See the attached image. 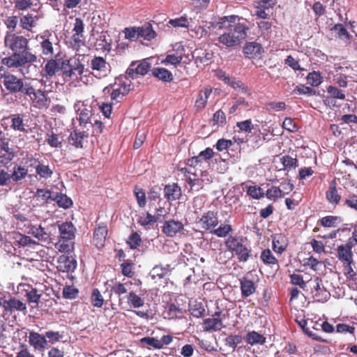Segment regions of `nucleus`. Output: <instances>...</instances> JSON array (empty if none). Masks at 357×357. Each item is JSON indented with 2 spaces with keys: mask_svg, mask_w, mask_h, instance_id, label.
I'll list each match as a JSON object with an SVG mask.
<instances>
[{
  "mask_svg": "<svg viewBox=\"0 0 357 357\" xmlns=\"http://www.w3.org/2000/svg\"><path fill=\"white\" fill-rule=\"evenodd\" d=\"M215 27L220 30L218 42L227 47L240 45L247 38L250 29L248 20L236 15L220 17Z\"/></svg>",
  "mask_w": 357,
  "mask_h": 357,
  "instance_id": "obj_1",
  "label": "nucleus"
},
{
  "mask_svg": "<svg viewBox=\"0 0 357 357\" xmlns=\"http://www.w3.org/2000/svg\"><path fill=\"white\" fill-rule=\"evenodd\" d=\"M59 240L56 248L62 252H68L74 248V238L76 229L70 222H65L58 225Z\"/></svg>",
  "mask_w": 357,
  "mask_h": 357,
  "instance_id": "obj_2",
  "label": "nucleus"
},
{
  "mask_svg": "<svg viewBox=\"0 0 357 357\" xmlns=\"http://www.w3.org/2000/svg\"><path fill=\"white\" fill-rule=\"evenodd\" d=\"M37 56L30 52L24 53L13 52L10 56L2 59L1 63L8 68H20L21 66L29 61H37Z\"/></svg>",
  "mask_w": 357,
  "mask_h": 357,
  "instance_id": "obj_3",
  "label": "nucleus"
},
{
  "mask_svg": "<svg viewBox=\"0 0 357 357\" xmlns=\"http://www.w3.org/2000/svg\"><path fill=\"white\" fill-rule=\"evenodd\" d=\"M227 249L235 252L241 261H247L250 256V252L245 245L243 244V238L237 236H230L225 241Z\"/></svg>",
  "mask_w": 357,
  "mask_h": 357,
  "instance_id": "obj_4",
  "label": "nucleus"
},
{
  "mask_svg": "<svg viewBox=\"0 0 357 357\" xmlns=\"http://www.w3.org/2000/svg\"><path fill=\"white\" fill-rule=\"evenodd\" d=\"M24 94L29 96L34 107L39 109L47 108L50 104L46 93L40 89H35L30 83H26Z\"/></svg>",
  "mask_w": 357,
  "mask_h": 357,
  "instance_id": "obj_5",
  "label": "nucleus"
},
{
  "mask_svg": "<svg viewBox=\"0 0 357 357\" xmlns=\"http://www.w3.org/2000/svg\"><path fill=\"white\" fill-rule=\"evenodd\" d=\"M28 40L22 36L8 32L4 38L5 46L13 52L24 53L28 47Z\"/></svg>",
  "mask_w": 357,
  "mask_h": 357,
  "instance_id": "obj_6",
  "label": "nucleus"
},
{
  "mask_svg": "<svg viewBox=\"0 0 357 357\" xmlns=\"http://www.w3.org/2000/svg\"><path fill=\"white\" fill-rule=\"evenodd\" d=\"M74 109L81 126L86 128L88 124H92L93 113L91 105L84 102L77 101L74 105Z\"/></svg>",
  "mask_w": 357,
  "mask_h": 357,
  "instance_id": "obj_7",
  "label": "nucleus"
},
{
  "mask_svg": "<svg viewBox=\"0 0 357 357\" xmlns=\"http://www.w3.org/2000/svg\"><path fill=\"white\" fill-rule=\"evenodd\" d=\"M3 83L6 90L10 93H22L24 94L26 84L24 83L22 79L17 77L16 75L7 73L6 76L4 77Z\"/></svg>",
  "mask_w": 357,
  "mask_h": 357,
  "instance_id": "obj_8",
  "label": "nucleus"
},
{
  "mask_svg": "<svg viewBox=\"0 0 357 357\" xmlns=\"http://www.w3.org/2000/svg\"><path fill=\"white\" fill-rule=\"evenodd\" d=\"M77 267V261L73 257L66 255H61L57 259L56 268L59 271L66 273L67 277L73 280L75 278L72 275V272L75 271Z\"/></svg>",
  "mask_w": 357,
  "mask_h": 357,
  "instance_id": "obj_9",
  "label": "nucleus"
},
{
  "mask_svg": "<svg viewBox=\"0 0 357 357\" xmlns=\"http://www.w3.org/2000/svg\"><path fill=\"white\" fill-rule=\"evenodd\" d=\"M26 116L22 114H11L8 119H10V128L17 132L27 133L29 130L28 119Z\"/></svg>",
  "mask_w": 357,
  "mask_h": 357,
  "instance_id": "obj_10",
  "label": "nucleus"
},
{
  "mask_svg": "<svg viewBox=\"0 0 357 357\" xmlns=\"http://www.w3.org/2000/svg\"><path fill=\"white\" fill-rule=\"evenodd\" d=\"M91 66L96 77H106L110 72V65L101 56H96L91 61Z\"/></svg>",
  "mask_w": 357,
  "mask_h": 357,
  "instance_id": "obj_11",
  "label": "nucleus"
},
{
  "mask_svg": "<svg viewBox=\"0 0 357 357\" xmlns=\"http://www.w3.org/2000/svg\"><path fill=\"white\" fill-rule=\"evenodd\" d=\"M40 38L43 40L40 42V47L42 54L47 57H52L56 56L54 43L56 40L54 36L48 31L44 32Z\"/></svg>",
  "mask_w": 357,
  "mask_h": 357,
  "instance_id": "obj_12",
  "label": "nucleus"
},
{
  "mask_svg": "<svg viewBox=\"0 0 357 357\" xmlns=\"http://www.w3.org/2000/svg\"><path fill=\"white\" fill-rule=\"evenodd\" d=\"M151 63L147 59L140 62L133 61L128 68L126 73L131 78H135V75H146L151 68Z\"/></svg>",
  "mask_w": 357,
  "mask_h": 357,
  "instance_id": "obj_13",
  "label": "nucleus"
},
{
  "mask_svg": "<svg viewBox=\"0 0 357 357\" xmlns=\"http://www.w3.org/2000/svg\"><path fill=\"white\" fill-rule=\"evenodd\" d=\"M29 344L36 351H44L48 346L47 340L45 334L41 335L35 331H30L29 333Z\"/></svg>",
  "mask_w": 357,
  "mask_h": 357,
  "instance_id": "obj_14",
  "label": "nucleus"
},
{
  "mask_svg": "<svg viewBox=\"0 0 357 357\" xmlns=\"http://www.w3.org/2000/svg\"><path fill=\"white\" fill-rule=\"evenodd\" d=\"M354 246L351 241H348L346 244L340 245L337 247V258L343 264H351L353 262L352 248Z\"/></svg>",
  "mask_w": 357,
  "mask_h": 357,
  "instance_id": "obj_15",
  "label": "nucleus"
},
{
  "mask_svg": "<svg viewBox=\"0 0 357 357\" xmlns=\"http://www.w3.org/2000/svg\"><path fill=\"white\" fill-rule=\"evenodd\" d=\"M275 3L276 0H257L255 3V10L253 15L263 20L268 18V14L266 11L273 8Z\"/></svg>",
  "mask_w": 357,
  "mask_h": 357,
  "instance_id": "obj_16",
  "label": "nucleus"
},
{
  "mask_svg": "<svg viewBox=\"0 0 357 357\" xmlns=\"http://www.w3.org/2000/svg\"><path fill=\"white\" fill-rule=\"evenodd\" d=\"M3 308L4 311L9 312L10 313L18 311L26 314L27 312L26 303L15 297H10L8 300H3Z\"/></svg>",
  "mask_w": 357,
  "mask_h": 357,
  "instance_id": "obj_17",
  "label": "nucleus"
},
{
  "mask_svg": "<svg viewBox=\"0 0 357 357\" xmlns=\"http://www.w3.org/2000/svg\"><path fill=\"white\" fill-rule=\"evenodd\" d=\"M184 230L183 224L175 220H167L164 222L162 231L167 236L174 237L181 234Z\"/></svg>",
  "mask_w": 357,
  "mask_h": 357,
  "instance_id": "obj_18",
  "label": "nucleus"
},
{
  "mask_svg": "<svg viewBox=\"0 0 357 357\" xmlns=\"http://www.w3.org/2000/svg\"><path fill=\"white\" fill-rule=\"evenodd\" d=\"M198 223L205 230L215 228L218 225L217 213L211 211H207L202 216Z\"/></svg>",
  "mask_w": 357,
  "mask_h": 357,
  "instance_id": "obj_19",
  "label": "nucleus"
},
{
  "mask_svg": "<svg viewBox=\"0 0 357 357\" xmlns=\"http://www.w3.org/2000/svg\"><path fill=\"white\" fill-rule=\"evenodd\" d=\"M221 312H216L212 318H207L204 320L203 328L204 331H219L223 328L222 320L219 318Z\"/></svg>",
  "mask_w": 357,
  "mask_h": 357,
  "instance_id": "obj_20",
  "label": "nucleus"
},
{
  "mask_svg": "<svg viewBox=\"0 0 357 357\" xmlns=\"http://www.w3.org/2000/svg\"><path fill=\"white\" fill-rule=\"evenodd\" d=\"M87 137L88 134L84 131L75 130L70 133L68 137V142L77 149H83L84 147V143L87 142Z\"/></svg>",
  "mask_w": 357,
  "mask_h": 357,
  "instance_id": "obj_21",
  "label": "nucleus"
},
{
  "mask_svg": "<svg viewBox=\"0 0 357 357\" xmlns=\"http://www.w3.org/2000/svg\"><path fill=\"white\" fill-rule=\"evenodd\" d=\"M212 91L213 89L211 86H206L199 91L195 102V107L197 111H201L205 108Z\"/></svg>",
  "mask_w": 357,
  "mask_h": 357,
  "instance_id": "obj_22",
  "label": "nucleus"
},
{
  "mask_svg": "<svg viewBox=\"0 0 357 357\" xmlns=\"http://www.w3.org/2000/svg\"><path fill=\"white\" fill-rule=\"evenodd\" d=\"M164 196L168 202H174L181 196V189L177 183L166 185L164 188Z\"/></svg>",
  "mask_w": 357,
  "mask_h": 357,
  "instance_id": "obj_23",
  "label": "nucleus"
},
{
  "mask_svg": "<svg viewBox=\"0 0 357 357\" xmlns=\"http://www.w3.org/2000/svg\"><path fill=\"white\" fill-rule=\"evenodd\" d=\"M130 84L126 82L115 83L113 86V91L111 93L112 100H118L128 94L130 91Z\"/></svg>",
  "mask_w": 357,
  "mask_h": 357,
  "instance_id": "obj_24",
  "label": "nucleus"
},
{
  "mask_svg": "<svg viewBox=\"0 0 357 357\" xmlns=\"http://www.w3.org/2000/svg\"><path fill=\"white\" fill-rule=\"evenodd\" d=\"M30 162L31 166H36V172L41 178L47 179L52 177L53 171L49 165H45L35 158H31Z\"/></svg>",
  "mask_w": 357,
  "mask_h": 357,
  "instance_id": "obj_25",
  "label": "nucleus"
},
{
  "mask_svg": "<svg viewBox=\"0 0 357 357\" xmlns=\"http://www.w3.org/2000/svg\"><path fill=\"white\" fill-rule=\"evenodd\" d=\"M107 234V228L104 225H99L95 229L93 241L97 248H100L104 246Z\"/></svg>",
  "mask_w": 357,
  "mask_h": 357,
  "instance_id": "obj_26",
  "label": "nucleus"
},
{
  "mask_svg": "<svg viewBox=\"0 0 357 357\" xmlns=\"http://www.w3.org/2000/svg\"><path fill=\"white\" fill-rule=\"evenodd\" d=\"M273 249L279 254H282L287 246V238L282 234H275L272 239Z\"/></svg>",
  "mask_w": 357,
  "mask_h": 357,
  "instance_id": "obj_27",
  "label": "nucleus"
},
{
  "mask_svg": "<svg viewBox=\"0 0 357 357\" xmlns=\"http://www.w3.org/2000/svg\"><path fill=\"white\" fill-rule=\"evenodd\" d=\"M29 233L39 241H47L50 239L49 233L40 225H31L29 227Z\"/></svg>",
  "mask_w": 357,
  "mask_h": 357,
  "instance_id": "obj_28",
  "label": "nucleus"
},
{
  "mask_svg": "<svg viewBox=\"0 0 357 357\" xmlns=\"http://www.w3.org/2000/svg\"><path fill=\"white\" fill-rule=\"evenodd\" d=\"M36 61H29L20 66V73L25 77L36 76L39 72V68L34 64Z\"/></svg>",
  "mask_w": 357,
  "mask_h": 357,
  "instance_id": "obj_29",
  "label": "nucleus"
},
{
  "mask_svg": "<svg viewBox=\"0 0 357 357\" xmlns=\"http://www.w3.org/2000/svg\"><path fill=\"white\" fill-rule=\"evenodd\" d=\"M132 282L130 281L123 283L116 282L112 287V291L119 297V301H121V295L128 294L131 291Z\"/></svg>",
  "mask_w": 357,
  "mask_h": 357,
  "instance_id": "obj_30",
  "label": "nucleus"
},
{
  "mask_svg": "<svg viewBox=\"0 0 357 357\" xmlns=\"http://www.w3.org/2000/svg\"><path fill=\"white\" fill-rule=\"evenodd\" d=\"M241 290L243 297H248L254 294L255 286L254 282L245 278L240 280Z\"/></svg>",
  "mask_w": 357,
  "mask_h": 357,
  "instance_id": "obj_31",
  "label": "nucleus"
},
{
  "mask_svg": "<svg viewBox=\"0 0 357 357\" xmlns=\"http://www.w3.org/2000/svg\"><path fill=\"white\" fill-rule=\"evenodd\" d=\"M128 304L133 308H139L144 305V299L133 291H130L126 296Z\"/></svg>",
  "mask_w": 357,
  "mask_h": 357,
  "instance_id": "obj_32",
  "label": "nucleus"
},
{
  "mask_svg": "<svg viewBox=\"0 0 357 357\" xmlns=\"http://www.w3.org/2000/svg\"><path fill=\"white\" fill-rule=\"evenodd\" d=\"M326 196L328 201L333 204H339L341 196L338 194L337 190L335 186V182L333 181L328 188V190L326 192Z\"/></svg>",
  "mask_w": 357,
  "mask_h": 357,
  "instance_id": "obj_33",
  "label": "nucleus"
},
{
  "mask_svg": "<svg viewBox=\"0 0 357 357\" xmlns=\"http://www.w3.org/2000/svg\"><path fill=\"white\" fill-rule=\"evenodd\" d=\"M59 70V64L54 59H50L45 63L43 70L45 71V75H43L46 78L52 77L54 76L56 72Z\"/></svg>",
  "mask_w": 357,
  "mask_h": 357,
  "instance_id": "obj_34",
  "label": "nucleus"
},
{
  "mask_svg": "<svg viewBox=\"0 0 357 357\" xmlns=\"http://www.w3.org/2000/svg\"><path fill=\"white\" fill-rule=\"evenodd\" d=\"M152 74L154 77L163 82H170L172 79V74L165 68H153L152 70Z\"/></svg>",
  "mask_w": 357,
  "mask_h": 357,
  "instance_id": "obj_35",
  "label": "nucleus"
},
{
  "mask_svg": "<svg viewBox=\"0 0 357 357\" xmlns=\"http://www.w3.org/2000/svg\"><path fill=\"white\" fill-rule=\"evenodd\" d=\"M157 221V218L155 215H151L149 212L142 214L139 215L137 222L146 227L149 228L150 226L153 225Z\"/></svg>",
  "mask_w": 357,
  "mask_h": 357,
  "instance_id": "obj_36",
  "label": "nucleus"
},
{
  "mask_svg": "<svg viewBox=\"0 0 357 357\" xmlns=\"http://www.w3.org/2000/svg\"><path fill=\"white\" fill-rule=\"evenodd\" d=\"M139 38L151 40L155 36V33L149 24H146L144 26L139 27Z\"/></svg>",
  "mask_w": 357,
  "mask_h": 357,
  "instance_id": "obj_37",
  "label": "nucleus"
},
{
  "mask_svg": "<svg viewBox=\"0 0 357 357\" xmlns=\"http://www.w3.org/2000/svg\"><path fill=\"white\" fill-rule=\"evenodd\" d=\"M245 340L251 345L257 344H263L265 342L266 338L257 332L252 331L247 334Z\"/></svg>",
  "mask_w": 357,
  "mask_h": 357,
  "instance_id": "obj_38",
  "label": "nucleus"
},
{
  "mask_svg": "<svg viewBox=\"0 0 357 357\" xmlns=\"http://www.w3.org/2000/svg\"><path fill=\"white\" fill-rule=\"evenodd\" d=\"M45 142L52 148H59L62 145V138L53 132L46 134Z\"/></svg>",
  "mask_w": 357,
  "mask_h": 357,
  "instance_id": "obj_39",
  "label": "nucleus"
},
{
  "mask_svg": "<svg viewBox=\"0 0 357 357\" xmlns=\"http://www.w3.org/2000/svg\"><path fill=\"white\" fill-rule=\"evenodd\" d=\"M13 238L15 239V243L23 247L31 246L36 243L35 241L29 236L23 235L20 233H15L13 234Z\"/></svg>",
  "mask_w": 357,
  "mask_h": 357,
  "instance_id": "obj_40",
  "label": "nucleus"
},
{
  "mask_svg": "<svg viewBox=\"0 0 357 357\" xmlns=\"http://www.w3.org/2000/svg\"><path fill=\"white\" fill-rule=\"evenodd\" d=\"M20 26L22 29L31 31L32 28L36 26V22L33 15L27 14L20 18Z\"/></svg>",
  "mask_w": 357,
  "mask_h": 357,
  "instance_id": "obj_41",
  "label": "nucleus"
},
{
  "mask_svg": "<svg viewBox=\"0 0 357 357\" xmlns=\"http://www.w3.org/2000/svg\"><path fill=\"white\" fill-rule=\"evenodd\" d=\"M53 201H55L59 207L63 208H68L73 204L71 199L63 194L56 195L54 197Z\"/></svg>",
  "mask_w": 357,
  "mask_h": 357,
  "instance_id": "obj_42",
  "label": "nucleus"
},
{
  "mask_svg": "<svg viewBox=\"0 0 357 357\" xmlns=\"http://www.w3.org/2000/svg\"><path fill=\"white\" fill-rule=\"evenodd\" d=\"M232 229L230 225L222 224L219 226L217 229H214L211 231V233L217 236L218 237L224 238L226 237L231 231Z\"/></svg>",
  "mask_w": 357,
  "mask_h": 357,
  "instance_id": "obj_43",
  "label": "nucleus"
},
{
  "mask_svg": "<svg viewBox=\"0 0 357 357\" xmlns=\"http://www.w3.org/2000/svg\"><path fill=\"white\" fill-rule=\"evenodd\" d=\"M28 173V170L22 166H15L10 178L13 181H19L24 178Z\"/></svg>",
  "mask_w": 357,
  "mask_h": 357,
  "instance_id": "obj_44",
  "label": "nucleus"
},
{
  "mask_svg": "<svg viewBox=\"0 0 357 357\" xmlns=\"http://www.w3.org/2000/svg\"><path fill=\"white\" fill-rule=\"evenodd\" d=\"M227 84L231 86L233 89L236 90H239L242 91V93L250 94L248 88L244 85V84L234 77H229V82L226 83Z\"/></svg>",
  "mask_w": 357,
  "mask_h": 357,
  "instance_id": "obj_45",
  "label": "nucleus"
},
{
  "mask_svg": "<svg viewBox=\"0 0 357 357\" xmlns=\"http://www.w3.org/2000/svg\"><path fill=\"white\" fill-rule=\"evenodd\" d=\"M227 84L231 86L233 89L236 90H239L242 91V93L250 94L248 88L244 85V84L234 77H229V82L226 83Z\"/></svg>",
  "mask_w": 357,
  "mask_h": 357,
  "instance_id": "obj_46",
  "label": "nucleus"
},
{
  "mask_svg": "<svg viewBox=\"0 0 357 357\" xmlns=\"http://www.w3.org/2000/svg\"><path fill=\"white\" fill-rule=\"evenodd\" d=\"M337 34V37L343 40L347 41L350 38V36L342 24H337L334 26L333 29Z\"/></svg>",
  "mask_w": 357,
  "mask_h": 357,
  "instance_id": "obj_47",
  "label": "nucleus"
},
{
  "mask_svg": "<svg viewBox=\"0 0 357 357\" xmlns=\"http://www.w3.org/2000/svg\"><path fill=\"white\" fill-rule=\"evenodd\" d=\"M261 259L266 264L273 265L278 263V260L269 249H266L261 252Z\"/></svg>",
  "mask_w": 357,
  "mask_h": 357,
  "instance_id": "obj_48",
  "label": "nucleus"
},
{
  "mask_svg": "<svg viewBox=\"0 0 357 357\" xmlns=\"http://www.w3.org/2000/svg\"><path fill=\"white\" fill-rule=\"evenodd\" d=\"M140 342L150 348L155 349H162V344L159 342V340L153 337H145L141 339Z\"/></svg>",
  "mask_w": 357,
  "mask_h": 357,
  "instance_id": "obj_49",
  "label": "nucleus"
},
{
  "mask_svg": "<svg viewBox=\"0 0 357 357\" xmlns=\"http://www.w3.org/2000/svg\"><path fill=\"white\" fill-rule=\"evenodd\" d=\"M266 196L268 199L275 201L278 198L284 197V194L280 190V188L273 186L267 190Z\"/></svg>",
  "mask_w": 357,
  "mask_h": 357,
  "instance_id": "obj_50",
  "label": "nucleus"
},
{
  "mask_svg": "<svg viewBox=\"0 0 357 357\" xmlns=\"http://www.w3.org/2000/svg\"><path fill=\"white\" fill-rule=\"evenodd\" d=\"M45 336L48 343L54 344L62 339L63 335L59 331H47L45 333Z\"/></svg>",
  "mask_w": 357,
  "mask_h": 357,
  "instance_id": "obj_51",
  "label": "nucleus"
},
{
  "mask_svg": "<svg viewBox=\"0 0 357 357\" xmlns=\"http://www.w3.org/2000/svg\"><path fill=\"white\" fill-rule=\"evenodd\" d=\"M91 301L92 305L94 307H102L103 304V297L101 295L100 291L98 289H95L93 290L91 297Z\"/></svg>",
  "mask_w": 357,
  "mask_h": 357,
  "instance_id": "obj_52",
  "label": "nucleus"
},
{
  "mask_svg": "<svg viewBox=\"0 0 357 357\" xmlns=\"http://www.w3.org/2000/svg\"><path fill=\"white\" fill-rule=\"evenodd\" d=\"M141 242V236L136 231L132 232L127 240V243L131 249H136L140 245Z\"/></svg>",
  "mask_w": 357,
  "mask_h": 357,
  "instance_id": "obj_53",
  "label": "nucleus"
},
{
  "mask_svg": "<svg viewBox=\"0 0 357 357\" xmlns=\"http://www.w3.org/2000/svg\"><path fill=\"white\" fill-rule=\"evenodd\" d=\"M280 161L283 165V169L289 170L293 167H296L297 160L289 155L282 156Z\"/></svg>",
  "mask_w": 357,
  "mask_h": 357,
  "instance_id": "obj_54",
  "label": "nucleus"
},
{
  "mask_svg": "<svg viewBox=\"0 0 357 357\" xmlns=\"http://www.w3.org/2000/svg\"><path fill=\"white\" fill-rule=\"evenodd\" d=\"M169 24L174 27L188 28L189 26V21L186 17H181L178 18L170 20Z\"/></svg>",
  "mask_w": 357,
  "mask_h": 357,
  "instance_id": "obj_55",
  "label": "nucleus"
},
{
  "mask_svg": "<svg viewBox=\"0 0 357 357\" xmlns=\"http://www.w3.org/2000/svg\"><path fill=\"white\" fill-rule=\"evenodd\" d=\"M314 298L321 303L326 302L330 297V293L328 291L326 288L321 289L319 291H315L312 294Z\"/></svg>",
  "mask_w": 357,
  "mask_h": 357,
  "instance_id": "obj_56",
  "label": "nucleus"
},
{
  "mask_svg": "<svg viewBox=\"0 0 357 357\" xmlns=\"http://www.w3.org/2000/svg\"><path fill=\"white\" fill-rule=\"evenodd\" d=\"M307 81L311 86H319L321 83V75L315 71L310 73L307 76Z\"/></svg>",
  "mask_w": 357,
  "mask_h": 357,
  "instance_id": "obj_57",
  "label": "nucleus"
},
{
  "mask_svg": "<svg viewBox=\"0 0 357 357\" xmlns=\"http://www.w3.org/2000/svg\"><path fill=\"white\" fill-rule=\"evenodd\" d=\"M78 294V289L75 287L66 285L63 289V296L67 299H74Z\"/></svg>",
  "mask_w": 357,
  "mask_h": 357,
  "instance_id": "obj_58",
  "label": "nucleus"
},
{
  "mask_svg": "<svg viewBox=\"0 0 357 357\" xmlns=\"http://www.w3.org/2000/svg\"><path fill=\"white\" fill-rule=\"evenodd\" d=\"M326 91L328 94H330L333 98L344 100L345 98V94L343 91L339 89L338 88L329 86L327 87Z\"/></svg>",
  "mask_w": 357,
  "mask_h": 357,
  "instance_id": "obj_59",
  "label": "nucleus"
},
{
  "mask_svg": "<svg viewBox=\"0 0 357 357\" xmlns=\"http://www.w3.org/2000/svg\"><path fill=\"white\" fill-rule=\"evenodd\" d=\"M247 193L248 195L256 199H260L264 195L262 189L256 185L248 187Z\"/></svg>",
  "mask_w": 357,
  "mask_h": 357,
  "instance_id": "obj_60",
  "label": "nucleus"
},
{
  "mask_svg": "<svg viewBox=\"0 0 357 357\" xmlns=\"http://www.w3.org/2000/svg\"><path fill=\"white\" fill-rule=\"evenodd\" d=\"M126 38L130 40H135L139 38V27L126 28L125 31Z\"/></svg>",
  "mask_w": 357,
  "mask_h": 357,
  "instance_id": "obj_61",
  "label": "nucleus"
},
{
  "mask_svg": "<svg viewBox=\"0 0 357 357\" xmlns=\"http://www.w3.org/2000/svg\"><path fill=\"white\" fill-rule=\"evenodd\" d=\"M308 283L311 288L312 294L314 293L317 291L320 290L321 289H324L321 279H320L318 277L311 278L308 281Z\"/></svg>",
  "mask_w": 357,
  "mask_h": 357,
  "instance_id": "obj_62",
  "label": "nucleus"
},
{
  "mask_svg": "<svg viewBox=\"0 0 357 357\" xmlns=\"http://www.w3.org/2000/svg\"><path fill=\"white\" fill-rule=\"evenodd\" d=\"M134 193L139 206L144 207L146 205V195L144 190L140 188L136 187Z\"/></svg>",
  "mask_w": 357,
  "mask_h": 357,
  "instance_id": "obj_63",
  "label": "nucleus"
},
{
  "mask_svg": "<svg viewBox=\"0 0 357 357\" xmlns=\"http://www.w3.org/2000/svg\"><path fill=\"white\" fill-rule=\"evenodd\" d=\"M344 204L357 211V195L349 194L344 199Z\"/></svg>",
  "mask_w": 357,
  "mask_h": 357,
  "instance_id": "obj_64",
  "label": "nucleus"
}]
</instances>
